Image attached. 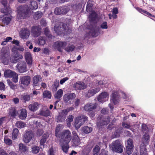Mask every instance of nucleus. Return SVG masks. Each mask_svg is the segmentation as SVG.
<instances>
[{
    "label": "nucleus",
    "instance_id": "obj_1",
    "mask_svg": "<svg viewBox=\"0 0 155 155\" xmlns=\"http://www.w3.org/2000/svg\"><path fill=\"white\" fill-rule=\"evenodd\" d=\"M18 16L21 19H24L29 17L31 12L27 5H21L18 8Z\"/></svg>",
    "mask_w": 155,
    "mask_h": 155
},
{
    "label": "nucleus",
    "instance_id": "obj_2",
    "mask_svg": "<svg viewBox=\"0 0 155 155\" xmlns=\"http://www.w3.org/2000/svg\"><path fill=\"white\" fill-rule=\"evenodd\" d=\"M9 58L10 51L9 48H3L1 51L0 58L2 62L4 64H8Z\"/></svg>",
    "mask_w": 155,
    "mask_h": 155
},
{
    "label": "nucleus",
    "instance_id": "obj_3",
    "mask_svg": "<svg viewBox=\"0 0 155 155\" xmlns=\"http://www.w3.org/2000/svg\"><path fill=\"white\" fill-rule=\"evenodd\" d=\"M54 29L56 33L61 35L67 33L69 28L66 24L61 22L56 25L54 27Z\"/></svg>",
    "mask_w": 155,
    "mask_h": 155
},
{
    "label": "nucleus",
    "instance_id": "obj_4",
    "mask_svg": "<svg viewBox=\"0 0 155 155\" xmlns=\"http://www.w3.org/2000/svg\"><path fill=\"white\" fill-rule=\"evenodd\" d=\"M71 134L69 130H65L61 133V139L59 143L61 144L69 143L71 139Z\"/></svg>",
    "mask_w": 155,
    "mask_h": 155
},
{
    "label": "nucleus",
    "instance_id": "obj_5",
    "mask_svg": "<svg viewBox=\"0 0 155 155\" xmlns=\"http://www.w3.org/2000/svg\"><path fill=\"white\" fill-rule=\"evenodd\" d=\"M13 53L10 58V61L12 63H16L20 59L23 58V56L20 54L18 51L14 48L12 49Z\"/></svg>",
    "mask_w": 155,
    "mask_h": 155
},
{
    "label": "nucleus",
    "instance_id": "obj_6",
    "mask_svg": "<svg viewBox=\"0 0 155 155\" xmlns=\"http://www.w3.org/2000/svg\"><path fill=\"white\" fill-rule=\"evenodd\" d=\"M111 148L113 151L120 153L123 152L124 148V147L120 143V141L119 140H116L113 142Z\"/></svg>",
    "mask_w": 155,
    "mask_h": 155
},
{
    "label": "nucleus",
    "instance_id": "obj_7",
    "mask_svg": "<svg viewBox=\"0 0 155 155\" xmlns=\"http://www.w3.org/2000/svg\"><path fill=\"white\" fill-rule=\"evenodd\" d=\"M34 137V134L31 130L26 131L23 137V140L26 143H29Z\"/></svg>",
    "mask_w": 155,
    "mask_h": 155
},
{
    "label": "nucleus",
    "instance_id": "obj_8",
    "mask_svg": "<svg viewBox=\"0 0 155 155\" xmlns=\"http://www.w3.org/2000/svg\"><path fill=\"white\" fill-rule=\"evenodd\" d=\"M110 121V118L109 116L104 118L98 117L97 119V124L99 127L103 126L108 124Z\"/></svg>",
    "mask_w": 155,
    "mask_h": 155
},
{
    "label": "nucleus",
    "instance_id": "obj_9",
    "mask_svg": "<svg viewBox=\"0 0 155 155\" xmlns=\"http://www.w3.org/2000/svg\"><path fill=\"white\" fill-rule=\"evenodd\" d=\"M31 32L34 37H37L41 33V28L39 26H33L31 28Z\"/></svg>",
    "mask_w": 155,
    "mask_h": 155
},
{
    "label": "nucleus",
    "instance_id": "obj_10",
    "mask_svg": "<svg viewBox=\"0 0 155 155\" xmlns=\"http://www.w3.org/2000/svg\"><path fill=\"white\" fill-rule=\"evenodd\" d=\"M1 3L4 6V8L1 9V12L5 14V15L10 14L12 11L10 8L7 7V0H2Z\"/></svg>",
    "mask_w": 155,
    "mask_h": 155
},
{
    "label": "nucleus",
    "instance_id": "obj_11",
    "mask_svg": "<svg viewBox=\"0 0 155 155\" xmlns=\"http://www.w3.org/2000/svg\"><path fill=\"white\" fill-rule=\"evenodd\" d=\"M16 67L18 71L21 73H23L26 71V64L23 61L19 62Z\"/></svg>",
    "mask_w": 155,
    "mask_h": 155
},
{
    "label": "nucleus",
    "instance_id": "obj_12",
    "mask_svg": "<svg viewBox=\"0 0 155 155\" xmlns=\"http://www.w3.org/2000/svg\"><path fill=\"white\" fill-rule=\"evenodd\" d=\"M134 146L133 144V140L129 138L127 140V145L126 147V152L128 155L130 154L133 152Z\"/></svg>",
    "mask_w": 155,
    "mask_h": 155
},
{
    "label": "nucleus",
    "instance_id": "obj_13",
    "mask_svg": "<svg viewBox=\"0 0 155 155\" xmlns=\"http://www.w3.org/2000/svg\"><path fill=\"white\" fill-rule=\"evenodd\" d=\"M21 85H23L25 86H28L30 83L31 78L28 76H25L20 78Z\"/></svg>",
    "mask_w": 155,
    "mask_h": 155
},
{
    "label": "nucleus",
    "instance_id": "obj_14",
    "mask_svg": "<svg viewBox=\"0 0 155 155\" xmlns=\"http://www.w3.org/2000/svg\"><path fill=\"white\" fill-rule=\"evenodd\" d=\"M30 35L29 31L27 28L22 29L20 32L21 38L23 39L28 38Z\"/></svg>",
    "mask_w": 155,
    "mask_h": 155
},
{
    "label": "nucleus",
    "instance_id": "obj_15",
    "mask_svg": "<svg viewBox=\"0 0 155 155\" xmlns=\"http://www.w3.org/2000/svg\"><path fill=\"white\" fill-rule=\"evenodd\" d=\"M97 104L96 103H89L86 104L84 107V110L86 111H92L96 109Z\"/></svg>",
    "mask_w": 155,
    "mask_h": 155
},
{
    "label": "nucleus",
    "instance_id": "obj_16",
    "mask_svg": "<svg viewBox=\"0 0 155 155\" xmlns=\"http://www.w3.org/2000/svg\"><path fill=\"white\" fill-rule=\"evenodd\" d=\"M67 44L65 42H62L61 41H58L54 43V46L60 52H62L61 49L62 48L65 47Z\"/></svg>",
    "mask_w": 155,
    "mask_h": 155
},
{
    "label": "nucleus",
    "instance_id": "obj_17",
    "mask_svg": "<svg viewBox=\"0 0 155 155\" xmlns=\"http://www.w3.org/2000/svg\"><path fill=\"white\" fill-rule=\"evenodd\" d=\"M73 87L76 90H81L86 88L87 86L84 82L78 81L74 84Z\"/></svg>",
    "mask_w": 155,
    "mask_h": 155
},
{
    "label": "nucleus",
    "instance_id": "obj_18",
    "mask_svg": "<svg viewBox=\"0 0 155 155\" xmlns=\"http://www.w3.org/2000/svg\"><path fill=\"white\" fill-rule=\"evenodd\" d=\"M76 95L74 93H68L63 96V100L65 102L67 103L70 100H72L75 98Z\"/></svg>",
    "mask_w": 155,
    "mask_h": 155
},
{
    "label": "nucleus",
    "instance_id": "obj_19",
    "mask_svg": "<svg viewBox=\"0 0 155 155\" xmlns=\"http://www.w3.org/2000/svg\"><path fill=\"white\" fill-rule=\"evenodd\" d=\"M119 97L120 96L117 92L114 91L112 93L111 100L114 104H116L118 103Z\"/></svg>",
    "mask_w": 155,
    "mask_h": 155
},
{
    "label": "nucleus",
    "instance_id": "obj_20",
    "mask_svg": "<svg viewBox=\"0 0 155 155\" xmlns=\"http://www.w3.org/2000/svg\"><path fill=\"white\" fill-rule=\"evenodd\" d=\"M18 113L19 118L21 119H25L27 116L26 111L25 109H22L19 110L18 111Z\"/></svg>",
    "mask_w": 155,
    "mask_h": 155
},
{
    "label": "nucleus",
    "instance_id": "obj_21",
    "mask_svg": "<svg viewBox=\"0 0 155 155\" xmlns=\"http://www.w3.org/2000/svg\"><path fill=\"white\" fill-rule=\"evenodd\" d=\"M150 140V137L149 135L147 134H145L143 136L142 139V142L144 145L143 146H146L149 143Z\"/></svg>",
    "mask_w": 155,
    "mask_h": 155
},
{
    "label": "nucleus",
    "instance_id": "obj_22",
    "mask_svg": "<svg viewBox=\"0 0 155 155\" xmlns=\"http://www.w3.org/2000/svg\"><path fill=\"white\" fill-rule=\"evenodd\" d=\"M100 90L99 88H95L89 90L86 95V97H90L93 96L97 93Z\"/></svg>",
    "mask_w": 155,
    "mask_h": 155
},
{
    "label": "nucleus",
    "instance_id": "obj_23",
    "mask_svg": "<svg viewBox=\"0 0 155 155\" xmlns=\"http://www.w3.org/2000/svg\"><path fill=\"white\" fill-rule=\"evenodd\" d=\"M89 32L93 36L96 37L98 35V30L95 25L91 28Z\"/></svg>",
    "mask_w": 155,
    "mask_h": 155
},
{
    "label": "nucleus",
    "instance_id": "obj_24",
    "mask_svg": "<svg viewBox=\"0 0 155 155\" xmlns=\"http://www.w3.org/2000/svg\"><path fill=\"white\" fill-rule=\"evenodd\" d=\"M109 95L107 93L104 92L102 93L98 96L97 100L100 102H102L104 101V99L108 97Z\"/></svg>",
    "mask_w": 155,
    "mask_h": 155
},
{
    "label": "nucleus",
    "instance_id": "obj_25",
    "mask_svg": "<svg viewBox=\"0 0 155 155\" xmlns=\"http://www.w3.org/2000/svg\"><path fill=\"white\" fill-rule=\"evenodd\" d=\"M25 58L27 64H28L31 65L32 61L31 53L29 52H26L25 54Z\"/></svg>",
    "mask_w": 155,
    "mask_h": 155
},
{
    "label": "nucleus",
    "instance_id": "obj_26",
    "mask_svg": "<svg viewBox=\"0 0 155 155\" xmlns=\"http://www.w3.org/2000/svg\"><path fill=\"white\" fill-rule=\"evenodd\" d=\"M41 81V78L39 75H36L34 76L33 79V84L34 86L38 85L39 82Z\"/></svg>",
    "mask_w": 155,
    "mask_h": 155
},
{
    "label": "nucleus",
    "instance_id": "obj_27",
    "mask_svg": "<svg viewBox=\"0 0 155 155\" xmlns=\"http://www.w3.org/2000/svg\"><path fill=\"white\" fill-rule=\"evenodd\" d=\"M39 104L37 102H35L33 104H31L29 105L28 108L31 111H34L36 110L38 108Z\"/></svg>",
    "mask_w": 155,
    "mask_h": 155
},
{
    "label": "nucleus",
    "instance_id": "obj_28",
    "mask_svg": "<svg viewBox=\"0 0 155 155\" xmlns=\"http://www.w3.org/2000/svg\"><path fill=\"white\" fill-rule=\"evenodd\" d=\"M15 73V72L12 71L11 70H6L4 71V75L6 78L12 77Z\"/></svg>",
    "mask_w": 155,
    "mask_h": 155
},
{
    "label": "nucleus",
    "instance_id": "obj_29",
    "mask_svg": "<svg viewBox=\"0 0 155 155\" xmlns=\"http://www.w3.org/2000/svg\"><path fill=\"white\" fill-rule=\"evenodd\" d=\"M93 5V1L92 0H89L87 4L86 10L87 12H91L92 10V8Z\"/></svg>",
    "mask_w": 155,
    "mask_h": 155
},
{
    "label": "nucleus",
    "instance_id": "obj_30",
    "mask_svg": "<svg viewBox=\"0 0 155 155\" xmlns=\"http://www.w3.org/2000/svg\"><path fill=\"white\" fill-rule=\"evenodd\" d=\"M19 150L24 153L28 152V148L23 143H20L19 145Z\"/></svg>",
    "mask_w": 155,
    "mask_h": 155
},
{
    "label": "nucleus",
    "instance_id": "obj_31",
    "mask_svg": "<svg viewBox=\"0 0 155 155\" xmlns=\"http://www.w3.org/2000/svg\"><path fill=\"white\" fill-rule=\"evenodd\" d=\"M72 145L73 146H78L80 144L81 142L79 137L73 138L72 140Z\"/></svg>",
    "mask_w": 155,
    "mask_h": 155
},
{
    "label": "nucleus",
    "instance_id": "obj_32",
    "mask_svg": "<svg viewBox=\"0 0 155 155\" xmlns=\"http://www.w3.org/2000/svg\"><path fill=\"white\" fill-rule=\"evenodd\" d=\"M59 144L61 147L63 151L66 153H67L69 148L68 143L65 144L64 143V144H61V143H59Z\"/></svg>",
    "mask_w": 155,
    "mask_h": 155
},
{
    "label": "nucleus",
    "instance_id": "obj_33",
    "mask_svg": "<svg viewBox=\"0 0 155 155\" xmlns=\"http://www.w3.org/2000/svg\"><path fill=\"white\" fill-rule=\"evenodd\" d=\"M61 12V14H66L69 10V8L66 6L60 7Z\"/></svg>",
    "mask_w": 155,
    "mask_h": 155
},
{
    "label": "nucleus",
    "instance_id": "obj_34",
    "mask_svg": "<svg viewBox=\"0 0 155 155\" xmlns=\"http://www.w3.org/2000/svg\"><path fill=\"white\" fill-rule=\"evenodd\" d=\"M46 42V40L45 37L40 36L39 37L38 40V44L43 45L45 44Z\"/></svg>",
    "mask_w": 155,
    "mask_h": 155
},
{
    "label": "nucleus",
    "instance_id": "obj_35",
    "mask_svg": "<svg viewBox=\"0 0 155 155\" xmlns=\"http://www.w3.org/2000/svg\"><path fill=\"white\" fill-rule=\"evenodd\" d=\"M50 111L48 109L46 110H41L39 113V115L44 117H48L50 115Z\"/></svg>",
    "mask_w": 155,
    "mask_h": 155
},
{
    "label": "nucleus",
    "instance_id": "obj_36",
    "mask_svg": "<svg viewBox=\"0 0 155 155\" xmlns=\"http://www.w3.org/2000/svg\"><path fill=\"white\" fill-rule=\"evenodd\" d=\"M83 124L82 122H80L77 118L76 119L74 124L76 129H79Z\"/></svg>",
    "mask_w": 155,
    "mask_h": 155
},
{
    "label": "nucleus",
    "instance_id": "obj_37",
    "mask_svg": "<svg viewBox=\"0 0 155 155\" xmlns=\"http://www.w3.org/2000/svg\"><path fill=\"white\" fill-rule=\"evenodd\" d=\"M77 118L83 124L87 120V117L83 115H81Z\"/></svg>",
    "mask_w": 155,
    "mask_h": 155
},
{
    "label": "nucleus",
    "instance_id": "obj_38",
    "mask_svg": "<svg viewBox=\"0 0 155 155\" xmlns=\"http://www.w3.org/2000/svg\"><path fill=\"white\" fill-rule=\"evenodd\" d=\"M15 126L18 128H22L25 127L26 124L23 122L18 121L16 123Z\"/></svg>",
    "mask_w": 155,
    "mask_h": 155
},
{
    "label": "nucleus",
    "instance_id": "obj_39",
    "mask_svg": "<svg viewBox=\"0 0 155 155\" xmlns=\"http://www.w3.org/2000/svg\"><path fill=\"white\" fill-rule=\"evenodd\" d=\"M19 132L17 128L14 129L12 134V139L13 140L17 138Z\"/></svg>",
    "mask_w": 155,
    "mask_h": 155
},
{
    "label": "nucleus",
    "instance_id": "obj_40",
    "mask_svg": "<svg viewBox=\"0 0 155 155\" xmlns=\"http://www.w3.org/2000/svg\"><path fill=\"white\" fill-rule=\"evenodd\" d=\"M92 130V128L91 127L86 126L82 128V131L86 134H88L91 132Z\"/></svg>",
    "mask_w": 155,
    "mask_h": 155
},
{
    "label": "nucleus",
    "instance_id": "obj_41",
    "mask_svg": "<svg viewBox=\"0 0 155 155\" xmlns=\"http://www.w3.org/2000/svg\"><path fill=\"white\" fill-rule=\"evenodd\" d=\"M44 30L45 35L48 38H52V36L51 34L49 29L46 27L44 29Z\"/></svg>",
    "mask_w": 155,
    "mask_h": 155
},
{
    "label": "nucleus",
    "instance_id": "obj_42",
    "mask_svg": "<svg viewBox=\"0 0 155 155\" xmlns=\"http://www.w3.org/2000/svg\"><path fill=\"white\" fill-rule=\"evenodd\" d=\"M140 155H147L146 149L145 146H142L140 147Z\"/></svg>",
    "mask_w": 155,
    "mask_h": 155
},
{
    "label": "nucleus",
    "instance_id": "obj_43",
    "mask_svg": "<svg viewBox=\"0 0 155 155\" xmlns=\"http://www.w3.org/2000/svg\"><path fill=\"white\" fill-rule=\"evenodd\" d=\"M48 137V136L45 134H44L43 135L40 141V143L41 145H44Z\"/></svg>",
    "mask_w": 155,
    "mask_h": 155
},
{
    "label": "nucleus",
    "instance_id": "obj_44",
    "mask_svg": "<svg viewBox=\"0 0 155 155\" xmlns=\"http://www.w3.org/2000/svg\"><path fill=\"white\" fill-rule=\"evenodd\" d=\"M51 93L49 91H44L43 93V97L47 98L49 99L51 98Z\"/></svg>",
    "mask_w": 155,
    "mask_h": 155
},
{
    "label": "nucleus",
    "instance_id": "obj_45",
    "mask_svg": "<svg viewBox=\"0 0 155 155\" xmlns=\"http://www.w3.org/2000/svg\"><path fill=\"white\" fill-rule=\"evenodd\" d=\"M63 93V90L61 89H59L57 92L55 94L54 97L56 98L59 99L62 97Z\"/></svg>",
    "mask_w": 155,
    "mask_h": 155
},
{
    "label": "nucleus",
    "instance_id": "obj_46",
    "mask_svg": "<svg viewBox=\"0 0 155 155\" xmlns=\"http://www.w3.org/2000/svg\"><path fill=\"white\" fill-rule=\"evenodd\" d=\"M31 6H30L31 9L32 10L36 9L38 8V5L36 2L35 1H33L31 2Z\"/></svg>",
    "mask_w": 155,
    "mask_h": 155
},
{
    "label": "nucleus",
    "instance_id": "obj_47",
    "mask_svg": "<svg viewBox=\"0 0 155 155\" xmlns=\"http://www.w3.org/2000/svg\"><path fill=\"white\" fill-rule=\"evenodd\" d=\"M74 119V116L72 115H69L67 119V123L68 126L71 125V123L72 122Z\"/></svg>",
    "mask_w": 155,
    "mask_h": 155
},
{
    "label": "nucleus",
    "instance_id": "obj_48",
    "mask_svg": "<svg viewBox=\"0 0 155 155\" xmlns=\"http://www.w3.org/2000/svg\"><path fill=\"white\" fill-rule=\"evenodd\" d=\"M21 97L24 102H26V101H29L30 99V96L27 94L22 95H21Z\"/></svg>",
    "mask_w": 155,
    "mask_h": 155
},
{
    "label": "nucleus",
    "instance_id": "obj_49",
    "mask_svg": "<svg viewBox=\"0 0 155 155\" xmlns=\"http://www.w3.org/2000/svg\"><path fill=\"white\" fill-rule=\"evenodd\" d=\"M11 19L10 18L8 17H5L2 19V22L5 25H7L8 24L10 21Z\"/></svg>",
    "mask_w": 155,
    "mask_h": 155
},
{
    "label": "nucleus",
    "instance_id": "obj_50",
    "mask_svg": "<svg viewBox=\"0 0 155 155\" xmlns=\"http://www.w3.org/2000/svg\"><path fill=\"white\" fill-rule=\"evenodd\" d=\"M7 81L8 85L11 89L14 90L17 88V86L13 84L12 82L10 80H7Z\"/></svg>",
    "mask_w": 155,
    "mask_h": 155
},
{
    "label": "nucleus",
    "instance_id": "obj_51",
    "mask_svg": "<svg viewBox=\"0 0 155 155\" xmlns=\"http://www.w3.org/2000/svg\"><path fill=\"white\" fill-rule=\"evenodd\" d=\"M42 14L41 12H36L34 14V18L36 20H38L41 18L42 16Z\"/></svg>",
    "mask_w": 155,
    "mask_h": 155
},
{
    "label": "nucleus",
    "instance_id": "obj_52",
    "mask_svg": "<svg viewBox=\"0 0 155 155\" xmlns=\"http://www.w3.org/2000/svg\"><path fill=\"white\" fill-rule=\"evenodd\" d=\"M96 17V14L95 12H92L89 16V18L90 21H94Z\"/></svg>",
    "mask_w": 155,
    "mask_h": 155
},
{
    "label": "nucleus",
    "instance_id": "obj_53",
    "mask_svg": "<svg viewBox=\"0 0 155 155\" xmlns=\"http://www.w3.org/2000/svg\"><path fill=\"white\" fill-rule=\"evenodd\" d=\"M75 47L73 45H71L65 48V50L68 52L72 51L74 49Z\"/></svg>",
    "mask_w": 155,
    "mask_h": 155
},
{
    "label": "nucleus",
    "instance_id": "obj_54",
    "mask_svg": "<svg viewBox=\"0 0 155 155\" xmlns=\"http://www.w3.org/2000/svg\"><path fill=\"white\" fill-rule=\"evenodd\" d=\"M120 129L118 128L116 130L114 133L113 134V136L114 137H116L120 136Z\"/></svg>",
    "mask_w": 155,
    "mask_h": 155
},
{
    "label": "nucleus",
    "instance_id": "obj_55",
    "mask_svg": "<svg viewBox=\"0 0 155 155\" xmlns=\"http://www.w3.org/2000/svg\"><path fill=\"white\" fill-rule=\"evenodd\" d=\"M100 150V148L99 146L97 145L95 146L93 150L94 155H97V153Z\"/></svg>",
    "mask_w": 155,
    "mask_h": 155
},
{
    "label": "nucleus",
    "instance_id": "obj_56",
    "mask_svg": "<svg viewBox=\"0 0 155 155\" xmlns=\"http://www.w3.org/2000/svg\"><path fill=\"white\" fill-rule=\"evenodd\" d=\"M32 152L34 153H38L39 151V147L35 146L32 148Z\"/></svg>",
    "mask_w": 155,
    "mask_h": 155
},
{
    "label": "nucleus",
    "instance_id": "obj_57",
    "mask_svg": "<svg viewBox=\"0 0 155 155\" xmlns=\"http://www.w3.org/2000/svg\"><path fill=\"white\" fill-rule=\"evenodd\" d=\"M4 140L5 144L8 145H11L12 143V140L6 137H5Z\"/></svg>",
    "mask_w": 155,
    "mask_h": 155
},
{
    "label": "nucleus",
    "instance_id": "obj_58",
    "mask_svg": "<svg viewBox=\"0 0 155 155\" xmlns=\"http://www.w3.org/2000/svg\"><path fill=\"white\" fill-rule=\"evenodd\" d=\"M62 126V125L61 124H58L56 128L55 135L56 137H58V132L60 131Z\"/></svg>",
    "mask_w": 155,
    "mask_h": 155
},
{
    "label": "nucleus",
    "instance_id": "obj_59",
    "mask_svg": "<svg viewBox=\"0 0 155 155\" xmlns=\"http://www.w3.org/2000/svg\"><path fill=\"white\" fill-rule=\"evenodd\" d=\"M13 81L15 83H16L18 81V74L16 73H15L12 76Z\"/></svg>",
    "mask_w": 155,
    "mask_h": 155
},
{
    "label": "nucleus",
    "instance_id": "obj_60",
    "mask_svg": "<svg viewBox=\"0 0 155 155\" xmlns=\"http://www.w3.org/2000/svg\"><path fill=\"white\" fill-rule=\"evenodd\" d=\"M54 12L56 15H61L60 7H59L56 8L54 10Z\"/></svg>",
    "mask_w": 155,
    "mask_h": 155
},
{
    "label": "nucleus",
    "instance_id": "obj_61",
    "mask_svg": "<svg viewBox=\"0 0 155 155\" xmlns=\"http://www.w3.org/2000/svg\"><path fill=\"white\" fill-rule=\"evenodd\" d=\"M59 85V82L58 81H56L54 82V84L53 89L54 91H56V89Z\"/></svg>",
    "mask_w": 155,
    "mask_h": 155
},
{
    "label": "nucleus",
    "instance_id": "obj_62",
    "mask_svg": "<svg viewBox=\"0 0 155 155\" xmlns=\"http://www.w3.org/2000/svg\"><path fill=\"white\" fill-rule=\"evenodd\" d=\"M10 114L11 116L14 117L16 116L17 112L15 109H12L10 110Z\"/></svg>",
    "mask_w": 155,
    "mask_h": 155
},
{
    "label": "nucleus",
    "instance_id": "obj_63",
    "mask_svg": "<svg viewBox=\"0 0 155 155\" xmlns=\"http://www.w3.org/2000/svg\"><path fill=\"white\" fill-rule=\"evenodd\" d=\"M43 132V130L42 129H39L38 130L36 134L38 136H40L42 134Z\"/></svg>",
    "mask_w": 155,
    "mask_h": 155
},
{
    "label": "nucleus",
    "instance_id": "obj_64",
    "mask_svg": "<svg viewBox=\"0 0 155 155\" xmlns=\"http://www.w3.org/2000/svg\"><path fill=\"white\" fill-rule=\"evenodd\" d=\"M43 52L46 54H49V50L47 48H44L42 49Z\"/></svg>",
    "mask_w": 155,
    "mask_h": 155
}]
</instances>
